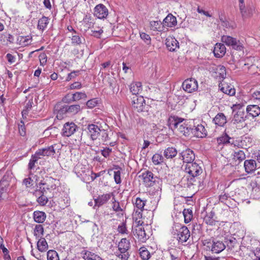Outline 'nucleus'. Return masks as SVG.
Returning a JSON list of instances; mask_svg holds the SVG:
<instances>
[{
    "mask_svg": "<svg viewBox=\"0 0 260 260\" xmlns=\"http://www.w3.org/2000/svg\"><path fill=\"white\" fill-rule=\"evenodd\" d=\"M185 119L176 115H171L168 119V124L171 128L176 129L177 131L185 136H189L191 133V127L187 124L183 123Z\"/></svg>",
    "mask_w": 260,
    "mask_h": 260,
    "instance_id": "obj_1",
    "label": "nucleus"
},
{
    "mask_svg": "<svg viewBox=\"0 0 260 260\" xmlns=\"http://www.w3.org/2000/svg\"><path fill=\"white\" fill-rule=\"evenodd\" d=\"M184 170L189 175L188 180V185L193 184L195 181V178L201 175L203 172V169L200 164L196 162L186 164L184 166Z\"/></svg>",
    "mask_w": 260,
    "mask_h": 260,
    "instance_id": "obj_2",
    "label": "nucleus"
},
{
    "mask_svg": "<svg viewBox=\"0 0 260 260\" xmlns=\"http://www.w3.org/2000/svg\"><path fill=\"white\" fill-rule=\"evenodd\" d=\"M171 233L181 243L186 242L190 237V232L188 228L178 223L173 224Z\"/></svg>",
    "mask_w": 260,
    "mask_h": 260,
    "instance_id": "obj_3",
    "label": "nucleus"
},
{
    "mask_svg": "<svg viewBox=\"0 0 260 260\" xmlns=\"http://www.w3.org/2000/svg\"><path fill=\"white\" fill-rule=\"evenodd\" d=\"M221 41L228 46H231L233 49L238 51H242L244 49L243 44L236 38L228 35H223L221 38Z\"/></svg>",
    "mask_w": 260,
    "mask_h": 260,
    "instance_id": "obj_4",
    "label": "nucleus"
},
{
    "mask_svg": "<svg viewBox=\"0 0 260 260\" xmlns=\"http://www.w3.org/2000/svg\"><path fill=\"white\" fill-rule=\"evenodd\" d=\"M207 246L213 253H219L225 248L223 241L216 239L208 242Z\"/></svg>",
    "mask_w": 260,
    "mask_h": 260,
    "instance_id": "obj_5",
    "label": "nucleus"
},
{
    "mask_svg": "<svg viewBox=\"0 0 260 260\" xmlns=\"http://www.w3.org/2000/svg\"><path fill=\"white\" fill-rule=\"evenodd\" d=\"M239 1V8L241 16L243 19H246L251 17L252 16L253 9L248 5H246L244 0Z\"/></svg>",
    "mask_w": 260,
    "mask_h": 260,
    "instance_id": "obj_6",
    "label": "nucleus"
},
{
    "mask_svg": "<svg viewBox=\"0 0 260 260\" xmlns=\"http://www.w3.org/2000/svg\"><path fill=\"white\" fill-rule=\"evenodd\" d=\"M182 87L186 92L191 93L197 90L198 88V82L193 78L187 79L183 82Z\"/></svg>",
    "mask_w": 260,
    "mask_h": 260,
    "instance_id": "obj_7",
    "label": "nucleus"
},
{
    "mask_svg": "<svg viewBox=\"0 0 260 260\" xmlns=\"http://www.w3.org/2000/svg\"><path fill=\"white\" fill-rule=\"evenodd\" d=\"M132 106L139 112L146 110L145 101L142 96H134L132 101Z\"/></svg>",
    "mask_w": 260,
    "mask_h": 260,
    "instance_id": "obj_8",
    "label": "nucleus"
},
{
    "mask_svg": "<svg viewBox=\"0 0 260 260\" xmlns=\"http://www.w3.org/2000/svg\"><path fill=\"white\" fill-rule=\"evenodd\" d=\"M12 179V174L10 171H7L3 176L0 181V192L5 193L10 184V182Z\"/></svg>",
    "mask_w": 260,
    "mask_h": 260,
    "instance_id": "obj_9",
    "label": "nucleus"
},
{
    "mask_svg": "<svg viewBox=\"0 0 260 260\" xmlns=\"http://www.w3.org/2000/svg\"><path fill=\"white\" fill-rule=\"evenodd\" d=\"M146 201L142 200L140 198H137L135 202V206L137 208V210H135V212L133 214L134 218H136L137 219L138 218H141L142 216V212L144 209V206L145 205Z\"/></svg>",
    "mask_w": 260,
    "mask_h": 260,
    "instance_id": "obj_10",
    "label": "nucleus"
},
{
    "mask_svg": "<svg viewBox=\"0 0 260 260\" xmlns=\"http://www.w3.org/2000/svg\"><path fill=\"white\" fill-rule=\"evenodd\" d=\"M77 128V126L74 122H66L63 125L62 135L64 137H70L74 134Z\"/></svg>",
    "mask_w": 260,
    "mask_h": 260,
    "instance_id": "obj_11",
    "label": "nucleus"
},
{
    "mask_svg": "<svg viewBox=\"0 0 260 260\" xmlns=\"http://www.w3.org/2000/svg\"><path fill=\"white\" fill-rule=\"evenodd\" d=\"M108 15V10L103 4L96 5L94 9V15L99 19H104Z\"/></svg>",
    "mask_w": 260,
    "mask_h": 260,
    "instance_id": "obj_12",
    "label": "nucleus"
},
{
    "mask_svg": "<svg viewBox=\"0 0 260 260\" xmlns=\"http://www.w3.org/2000/svg\"><path fill=\"white\" fill-rule=\"evenodd\" d=\"M87 135L90 139L94 141L97 139L101 132L98 125L94 124H90L87 126Z\"/></svg>",
    "mask_w": 260,
    "mask_h": 260,
    "instance_id": "obj_13",
    "label": "nucleus"
},
{
    "mask_svg": "<svg viewBox=\"0 0 260 260\" xmlns=\"http://www.w3.org/2000/svg\"><path fill=\"white\" fill-rule=\"evenodd\" d=\"M251 139L249 137H243L237 138L233 142V146L237 147L239 148H244L246 147H249V145L251 142Z\"/></svg>",
    "mask_w": 260,
    "mask_h": 260,
    "instance_id": "obj_14",
    "label": "nucleus"
},
{
    "mask_svg": "<svg viewBox=\"0 0 260 260\" xmlns=\"http://www.w3.org/2000/svg\"><path fill=\"white\" fill-rule=\"evenodd\" d=\"M57 145V144H54L44 148L40 149L36 152V153L40 157V158H41L42 156L53 155L55 153V148Z\"/></svg>",
    "mask_w": 260,
    "mask_h": 260,
    "instance_id": "obj_15",
    "label": "nucleus"
},
{
    "mask_svg": "<svg viewBox=\"0 0 260 260\" xmlns=\"http://www.w3.org/2000/svg\"><path fill=\"white\" fill-rule=\"evenodd\" d=\"M180 154L182 157L183 162L186 164L192 162L195 159L194 152L190 149H186L183 150Z\"/></svg>",
    "mask_w": 260,
    "mask_h": 260,
    "instance_id": "obj_16",
    "label": "nucleus"
},
{
    "mask_svg": "<svg viewBox=\"0 0 260 260\" xmlns=\"http://www.w3.org/2000/svg\"><path fill=\"white\" fill-rule=\"evenodd\" d=\"M197 138H204L207 136V131L202 124H198L196 126L191 128V133Z\"/></svg>",
    "mask_w": 260,
    "mask_h": 260,
    "instance_id": "obj_17",
    "label": "nucleus"
},
{
    "mask_svg": "<svg viewBox=\"0 0 260 260\" xmlns=\"http://www.w3.org/2000/svg\"><path fill=\"white\" fill-rule=\"evenodd\" d=\"M256 163L253 159H247L244 161V167L245 172L248 174L253 173L256 169Z\"/></svg>",
    "mask_w": 260,
    "mask_h": 260,
    "instance_id": "obj_18",
    "label": "nucleus"
},
{
    "mask_svg": "<svg viewBox=\"0 0 260 260\" xmlns=\"http://www.w3.org/2000/svg\"><path fill=\"white\" fill-rule=\"evenodd\" d=\"M142 177L145 185L150 186L155 181V179L153 177V174L150 171H146L142 174Z\"/></svg>",
    "mask_w": 260,
    "mask_h": 260,
    "instance_id": "obj_19",
    "label": "nucleus"
},
{
    "mask_svg": "<svg viewBox=\"0 0 260 260\" xmlns=\"http://www.w3.org/2000/svg\"><path fill=\"white\" fill-rule=\"evenodd\" d=\"M162 23L164 27H173L177 25V21L176 17L173 16L172 14H169L164 19Z\"/></svg>",
    "mask_w": 260,
    "mask_h": 260,
    "instance_id": "obj_20",
    "label": "nucleus"
},
{
    "mask_svg": "<svg viewBox=\"0 0 260 260\" xmlns=\"http://www.w3.org/2000/svg\"><path fill=\"white\" fill-rule=\"evenodd\" d=\"M220 84L221 85H219V87L222 92L230 96L235 95L236 90L233 85L224 83H221Z\"/></svg>",
    "mask_w": 260,
    "mask_h": 260,
    "instance_id": "obj_21",
    "label": "nucleus"
},
{
    "mask_svg": "<svg viewBox=\"0 0 260 260\" xmlns=\"http://www.w3.org/2000/svg\"><path fill=\"white\" fill-rule=\"evenodd\" d=\"M214 54L216 57L220 58L226 53V48L222 43H217L214 47Z\"/></svg>",
    "mask_w": 260,
    "mask_h": 260,
    "instance_id": "obj_22",
    "label": "nucleus"
},
{
    "mask_svg": "<svg viewBox=\"0 0 260 260\" xmlns=\"http://www.w3.org/2000/svg\"><path fill=\"white\" fill-rule=\"evenodd\" d=\"M113 196V193L103 194L94 200L95 205L100 207L106 204Z\"/></svg>",
    "mask_w": 260,
    "mask_h": 260,
    "instance_id": "obj_23",
    "label": "nucleus"
},
{
    "mask_svg": "<svg viewBox=\"0 0 260 260\" xmlns=\"http://www.w3.org/2000/svg\"><path fill=\"white\" fill-rule=\"evenodd\" d=\"M166 45L170 51H174L176 48H179V42L175 38L169 37L167 38Z\"/></svg>",
    "mask_w": 260,
    "mask_h": 260,
    "instance_id": "obj_24",
    "label": "nucleus"
},
{
    "mask_svg": "<svg viewBox=\"0 0 260 260\" xmlns=\"http://www.w3.org/2000/svg\"><path fill=\"white\" fill-rule=\"evenodd\" d=\"M246 112L249 115L255 117L260 114V108L256 105H248L246 108Z\"/></svg>",
    "mask_w": 260,
    "mask_h": 260,
    "instance_id": "obj_25",
    "label": "nucleus"
},
{
    "mask_svg": "<svg viewBox=\"0 0 260 260\" xmlns=\"http://www.w3.org/2000/svg\"><path fill=\"white\" fill-rule=\"evenodd\" d=\"M134 233L135 235L137 236L142 242H145L148 239L144 228L141 226H137Z\"/></svg>",
    "mask_w": 260,
    "mask_h": 260,
    "instance_id": "obj_26",
    "label": "nucleus"
},
{
    "mask_svg": "<svg viewBox=\"0 0 260 260\" xmlns=\"http://www.w3.org/2000/svg\"><path fill=\"white\" fill-rule=\"evenodd\" d=\"M245 120L244 112L243 110H239L234 115L232 121L234 124L242 123Z\"/></svg>",
    "mask_w": 260,
    "mask_h": 260,
    "instance_id": "obj_27",
    "label": "nucleus"
},
{
    "mask_svg": "<svg viewBox=\"0 0 260 260\" xmlns=\"http://www.w3.org/2000/svg\"><path fill=\"white\" fill-rule=\"evenodd\" d=\"M232 156L233 159L236 163L237 162V164H239L246 158L245 152L241 150L234 151Z\"/></svg>",
    "mask_w": 260,
    "mask_h": 260,
    "instance_id": "obj_28",
    "label": "nucleus"
},
{
    "mask_svg": "<svg viewBox=\"0 0 260 260\" xmlns=\"http://www.w3.org/2000/svg\"><path fill=\"white\" fill-rule=\"evenodd\" d=\"M83 258L85 260H104L99 255L89 251H83Z\"/></svg>",
    "mask_w": 260,
    "mask_h": 260,
    "instance_id": "obj_29",
    "label": "nucleus"
},
{
    "mask_svg": "<svg viewBox=\"0 0 260 260\" xmlns=\"http://www.w3.org/2000/svg\"><path fill=\"white\" fill-rule=\"evenodd\" d=\"M55 111H57V117L61 118L64 115H68L67 105H56L55 106Z\"/></svg>",
    "mask_w": 260,
    "mask_h": 260,
    "instance_id": "obj_30",
    "label": "nucleus"
},
{
    "mask_svg": "<svg viewBox=\"0 0 260 260\" xmlns=\"http://www.w3.org/2000/svg\"><path fill=\"white\" fill-rule=\"evenodd\" d=\"M213 121L216 125L223 126L226 123V119L225 115L221 113L217 114L213 119Z\"/></svg>",
    "mask_w": 260,
    "mask_h": 260,
    "instance_id": "obj_31",
    "label": "nucleus"
},
{
    "mask_svg": "<svg viewBox=\"0 0 260 260\" xmlns=\"http://www.w3.org/2000/svg\"><path fill=\"white\" fill-rule=\"evenodd\" d=\"M33 214L34 220L38 223H43L46 217V214L43 211H36Z\"/></svg>",
    "mask_w": 260,
    "mask_h": 260,
    "instance_id": "obj_32",
    "label": "nucleus"
},
{
    "mask_svg": "<svg viewBox=\"0 0 260 260\" xmlns=\"http://www.w3.org/2000/svg\"><path fill=\"white\" fill-rule=\"evenodd\" d=\"M83 169H84V170L81 171L82 172H80V171H78V172L76 173L77 175H78V177H82L83 178H84V176H83L84 175L85 176H86V175H89L90 174H91V175H94V176H91V181H93L96 177L99 176V175H98L96 173H93L92 172H91L87 168L83 167Z\"/></svg>",
    "mask_w": 260,
    "mask_h": 260,
    "instance_id": "obj_33",
    "label": "nucleus"
},
{
    "mask_svg": "<svg viewBox=\"0 0 260 260\" xmlns=\"http://www.w3.org/2000/svg\"><path fill=\"white\" fill-rule=\"evenodd\" d=\"M49 22V19L45 16H43L38 20V28L43 31L47 27Z\"/></svg>",
    "mask_w": 260,
    "mask_h": 260,
    "instance_id": "obj_34",
    "label": "nucleus"
},
{
    "mask_svg": "<svg viewBox=\"0 0 260 260\" xmlns=\"http://www.w3.org/2000/svg\"><path fill=\"white\" fill-rule=\"evenodd\" d=\"M129 89L131 92L137 96V94L142 90V84L139 82H134L131 84Z\"/></svg>",
    "mask_w": 260,
    "mask_h": 260,
    "instance_id": "obj_35",
    "label": "nucleus"
},
{
    "mask_svg": "<svg viewBox=\"0 0 260 260\" xmlns=\"http://www.w3.org/2000/svg\"><path fill=\"white\" fill-rule=\"evenodd\" d=\"M177 154V151L176 148L171 147L166 149L164 152V156L167 158H172L176 156Z\"/></svg>",
    "mask_w": 260,
    "mask_h": 260,
    "instance_id": "obj_36",
    "label": "nucleus"
},
{
    "mask_svg": "<svg viewBox=\"0 0 260 260\" xmlns=\"http://www.w3.org/2000/svg\"><path fill=\"white\" fill-rule=\"evenodd\" d=\"M151 29L154 31H161L164 30V26L160 21H152L150 23Z\"/></svg>",
    "mask_w": 260,
    "mask_h": 260,
    "instance_id": "obj_37",
    "label": "nucleus"
},
{
    "mask_svg": "<svg viewBox=\"0 0 260 260\" xmlns=\"http://www.w3.org/2000/svg\"><path fill=\"white\" fill-rule=\"evenodd\" d=\"M39 159H40V157H39L36 153L31 155V158L28 165V169L29 171V175L31 174V171L35 169L36 167L35 165L36 163H37L38 160Z\"/></svg>",
    "mask_w": 260,
    "mask_h": 260,
    "instance_id": "obj_38",
    "label": "nucleus"
},
{
    "mask_svg": "<svg viewBox=\"0 0 260 260\" xmlns=\"http://www.w3.org/2000/svg\"><path fill=\"white\" fill-rule=\"evenodd\" d=\"M129 242L126 238H123L118 244V249L120 252H126L129 248Z\"/></svg>",
    "mask_w": 260,
    "mask_h": 260,
    "instance_id": "obj_39",
    "label": "nucleus"
},
{
    "mask_svg": "<svg viewBox=\"0 0 260 260\" xmlns=\"http://www.w3.org/2000/svg\"><path fill=\"white\" fill-rule=\"evenodd\" d=\"M215 214L213 212L211 211L210 212L207 214L206 216L204 217V220L205 222L210 225H214L215 224L216 221L214 218Z\"/></svg>",
    "mask_w": 260,
    "mask_h": 260,
    "instance_id": "obj_40",
    "label": "nucleus"
},
{
    "mask_svg": "<svg viewBox=\"0 0 260 260\" xmlns=\"http://www.w3.org/2000/svg\"><path fill=\"white\" fill-rule=\"evenodd\" d=\"M37 248L40 252L46 251L48 248L47 242L45 238H40L37 242Z\"/></svg>",
    "mask_w": 260,
    "mask_h": 260,
    "instance_id": "obj_41",
    "label": "nucleus"
},
{
    "mask_svg": "<svg viewBox=\"0 0 260 260\" xmlns=\"http://www.w3.org/2000/svg\"><path fill=\"white\" fill-rule=\"evenodd\" d=\"M111 201L113 210L116 212H119V214H121V215H123V210L120 207L119 202L116 201L114 197L112 198Z\"/></svg>",
    "mask_w": 260,
    "mask_h": 260,
    "instance_id": "obj_42",
    "label": "nucleus"
},
{
    "mask_svg": "<svg viewBox=\"0 0 260 260\" xmlns=\"http://www.w3.org/2000/svg\"><path fill=\"white\" fill-rule=\"evenodd\" d=\"M73 30V34L71 38L72 43L74 45H80L82 44L81 37L77 34L76 31L74 29Z\"/></svg>",
    "mask_w": 260,
    "mask_h": 260,
    "instance_id": "obj_43",
    "label": "nucleus"
},
{
    "mask_svg": "<svg viewBox=\"0 0 260 260\" xmlns=\"http://www.w3.org/2000/svg\"><path fill=\"white\" fill-rule=\"evenodd\" d=\"M184 218V222L186 223H189L192 218V211L190 209H185L183 211Z\"/></svg>",
    "mask_w": 260,
    "mask_h": 260,
    "instance_id": "obj_44",
    "label": "nucleus"
},
{
    "mask_svg": "<svg viewBox=\"0 0 260 260\" xmlns=\"http://www.w3.org/2000/svg\"><path fill=\"white\" fill-rule=\"evenodd\" d=\"M139 253L140 257L143 260H148L150 258V253L145 247H141L139 249Z\"/></svg>",
    "mask_w": 260,
    "mask_h": 260,
    "instance_id": "obj_45",
    "label": "nucleus"
},
{
    "mask_svg": "<svg viewBox=\"0 0 260 260\" xmlns=\"http://www.w3.org/2000/svg\"><path fill=\"white\" fill-rule=\"evenodd\" d=\"M68 115H75L80 111L81 108L79 105H67Z\"/></svg>",
    "mask_w": 260,
    "mask_h": 260,
    "instance_id": "obj_46",
    "label": "nucleus"
},
{
    "mask_svg": "<svg viewBox=\"0 0 260 260\" xmlns=\"http://www.w3.org/2000/svg\"><path fill=\"white\" fill-rule=\"evenodd\" d=\"M152 161L154 165H160L164 161V157L161 154L155 153L152 157Z\"/></svg>",
    "mask_w": 260,
    "mask_h": 260,
    "instance_id": "obj_47",
    "label": "nucleus"
},
{
    "mask_svg": "<svg viewBox=\"0 0 260 260\" xmlns=\"http://www.w3.org/2000/svg\"><path fill=\"white\" fill-rule=\"evenodd\" d=\"M47 260H59L57 252L54 250H50L47 253Z\"/></svg>",
    "mask_w": 260,
    "mask_h": 260,
    "instance_id": "obj_48",
    "label": "nucleus"
},
{
    "mask_svg": "<svg viewBox=\"0 0 260 260\" xmlns=\"http://www.w3.org/2000/svg\"><path fill=\"white\" fill-rule=\"evenodd\" d=\"M87 95L85 92H77L72 95L73 101H77L81 99H86Z\"/></svg>",
    "mask_w": 260,
    "mask_h": 260,
    "instance_id": "obj_49",
    "label": "nucleus"
},
{
    "mask_svg": "<svg viewBox=\"0 0 260 260\" xmlns=\"http://www.w3.org/2000/svg\"><path fill=\"white\" fill-rule=\"evenodd\" d=\"M32 100H29L28 102L26 103L24 109L22 111V115L23 117L25 116L26 117V116L28 115L29 111L32 108Z\"/></svg>",
    "mask_w": 260,
    "mask_h": 260,
    "instance_id": "obj_50",
    "label": "nucleus"
},
{
    "mask_svg": "<svg viewBox=\"0 0 260 260\" xmlns=\"http://www.w3.org/2000/svg\"><path fill=\"white\" fill-rule=\"evenodd\" d=\"M230 137L225 133L222 136L217 138V142L218 144H226L229 142Z\"/></svg>",
    "mask_w": 260,
    "mask_h": 260,
    "instance_id": "obj_51",
    "label": "nucleus"
},
{
    "mask_svg": "<svg viewBox=\"0 0 260 260\" xmlns=\"http://www.w3.org/2000/svg\"><path fill=\"white\" fill-rule=\"evenodd\" d=\"M117 231L121 234H127V230L126 227V221H122L117 228Z\"/></svg>",
    "mask_w": 260,
    "mask_h": 260,
    "instance_id": "obj_52",
    "label": "nucleus"
},
{
    "mask_svg": "<svg viewBox=\"0 0 260 260\" xmlns=\"http://www.w3.org/2000/svg\"><path fill=\"white\" fill-rule=\"evenodd\" d=\"M44 229L41 224H37L36 225L34 230V235L36 236L40 237L43 235Z\"/></svg>",
    "mask_w": 260,
    "mask_h": 260,
    "instance_id": "obj_53",
    "label": "nucleus"
},
{
    "mask_svg": "<svg viewBox=\"0 0 260 260\" xmlns=\"http://www.w3.org/2000/svg\"><path fill=\"white\" fill-rule=\"evenodd\" d=\"M83 22L85 24L86 27L88 28L93 26V23L91 21V19L89 15H86L84 16L83 19Z\"/></svg>",
    "mask_w": 260,
    "mask_h": 260,
    "instance_id": "obj_54",
    "label": "nucleus"
},
{
    "mask_svg": "<svg viewBox=\"0 0 260 260\" xmlns=\"http://www.w3.org/2000/svg\"><path fill=\"white\" fill-rule=\"evenodd\" d=\"M39 197L37 199L38 203L41 206L45 205L48 202V198L45 195L41 194V195H38Z\"/></svg>",
    "mask_w": 260,
    "mask_h": 260,
    "instance_id": "obj_55",
    "label": "nucleus"
},
{
    "mask_svg": "<svg viewBox=\"0 0 260 260\" xmlns=\"http://www.w3.org/2000/svg\"><path fill=\"white\" fill-rule=\"evenodd\" d=\"M231 197L228 193H224L219 196V200L220 202L228 205V201Z\"/></svg>",
    "mask_w": 260,
    "mask_h": 260,
    "instance_id": "obj_56",
    "label": "nucleus"
},
{
    "mask_svg": "<svg viewBox=\"0 0 260 260\" xmlns=\"http://www.w3.org/2000/svg\"><path fill=\"white\" fill-rule=\"evenodd\" d=\"M18 41H19V44L22 46H26L30 43V39L26 37L20 36L18 39Z\"/></svg>",
    "mask_w": 260,
    "mask_h": 260,
    "instance_id": "obj_57",
    "label": "nucleus"
},
{
    "mask_svg": "<svg viewBox=\"0 0 260 260\" xmlns=\"http://www.w3.org/2000/svg\"><path fill=\"white\" fill-rule=\"evenodd\" d=\"M45 185V183L43 182H40L39 183V189L36 190V195H41V194L44 195L46 193V188L42 186Z\"/></svg>",
    "mask_w": 260,
    "mask_h": 260,
    "instance_id": "obj_58",
    "label": "nucleus"
},
{
    "mask_svg": "<svg viewBox=\"0 0 260 260\" xmlns=\"http://www.w3.org/2000/svg\"><path fill=\"white\" fill-rule=\"evenodd\" d=\"M217 70L219 77L222 79H224L226 77L225 68L223 66H219Z\"/></svg>",
    "mask_w": 260,
    "mask_h": 260,
    "instance_id": "obj_59",
    "label": "nucleus"
},
{
    "mask_svg": "<svg viewBox=\"0 0 260 260\" xmlns=\"http://www.w3.org/2000/svg\"><path fill=\"white\" fill-rule=\"evenodd\" d=\"M140 37L141 39L143 40L144 41V42L147 45H149L151 44V38L149 35L145 32H141Z\"/></svg>",
    "mask_w": 260,
    "mask_h": 260,
    "instance_id": "obj_60",
    "label": "nucleus"
},
{
    "mask_svg": "<svg viewBox=\"0 0 260 260\" xmlns=\"http://www.w3.org/2000/svg\"><path fill=\"white\" fill-rule=\"evenodd\" d=\"M114 179L117 184H120L121 182V172L119 170L114 172Z\"/></svg>",
    "mask_w": 260,
    "mask_h": 260,
    "instance_id": "obj_61",
    "label": "nucleus"
},
{
    "mask_svg": "<svg viewBox=\"0 0 260 260\" xmlns=\"http://www.w3.org/2000/svg\"><path fill=\"white\" fill-rule=\"evenodd\" d=\"M98 104V100L96 99H92L88 101L86 103V105L89 108H93L95 107Z\"/></svg>",
    "mask_w": 260,
    "mask_h": 260,
    "instance_id": "obj_62",
    "label": "nucleus"
},
{
    "mask_svg": "<svg viewBox=\"0 0 260 260\" xmlns=\"http://www.w3.org/2000/svg\"><path fill=\"white\" fill-rule=\"evenodd\" d=\"M102 155L105 158H107L112 152V149L106 147L101 151Z\"/></svg>",
    "mask_w": 260,
    "mask_h": 260,
    "instance_id": "obj_63",
    "label": "nucleus"
},
{
    "mask_svg": "<svg viewBox=\"0 0 260 260\" xmlns=\"http://www.w3.org/2000/svg\"><path fill=\"white\" fill-rule=\"evenodd\" d=\"M79 70L73 71V72L68 74V77L66 78V81H69L72 79L75 78L79 75Z\"/></svg>",
    "mask_w": 260,
    "mask_h": 260,
    "instance_id": "obj_64",
    "label": "nucleus"
}]
</instances>
